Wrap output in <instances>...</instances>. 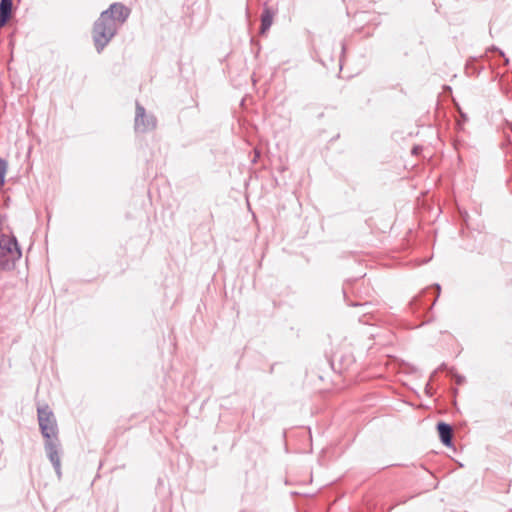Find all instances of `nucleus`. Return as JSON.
<instances>
[{
  "mask_svg": "<svg viewBox=\"0 0 512 512\" xmlns=\"http://www.w3.org/2000/svg\"><path fill=\"white\" fill-rule=\"evenodd\" d=\"M130 9L121 3H113L103 11L93 27V40L100 53L116 35L118 29L126 22Z\"/></svg>",
  "mask_w": 512,
  "mask_h": 512,
  "instance_id": "obj_1",
  "label": "nucleus"
},
{
  "mask_svg": "<svg viewBox=\"0 0 512 512\" xmlns=\"http://www.w3.org/2000/svg\"><path fill=\"white\" fill-rule=\"evenodd\" d=\"M38 422L41 433L46 440L45 450L47 456L56 473L60 476L61 461L59 456L58 428L54 414L47 406L38 408Z\"/></svg>",
  "mask_w": 512,
  "mask_h": 512,
  "instance_id": "obj_2",
  "label": "nucleus"
},
{
  "mask_svg": "<svg viewBox=\"0 0 512 512\" xmlns=\"http://www.w3.org/2000/svg\"><path fill=\"white\" fill-rule=\"evenodd\" d=\"M8 164L5 160L0 159V185H4L5 183V175L7 172Z\"/></svg>",
  "mask_w": 512,
  "mask_h": 512,
  "instance_id": "obj_8",
  "label": "nucleus"
},
{
  "mask_svg": "<svg viewBox=\"0 0 512 512\" xmlns=\"http://www.w3.org/2000/svg\"><path fill=\"white\" fill-rule=\"evenodd\" d=\"M157 124L153 115L146 113L143 106L136 103L134 128L138 133H146L155 129Z\"/></svg>",
  "mask_w": 512,
  "mask_h": 512,
  "instance_id": "obj_4",
  "label": "nucleus"
},
{
  "mask_svg": "<svg viewBox=\"0 0 512 512\" xmlns=\"http://www.w3.org/2000/svg\"><path fill=\"white\" fill-rule=\"evenodd\" d=\"M12 0H1L0 2V27L4 26L11 16Z\"/></svg>",
  "mask_w": 512,
  "mask_h": 512,
  "instance_id": "obj_7",
  "label": "nucleus"
},
{
  "mask_svg": "<svg viewBox=\"0 0 512 512\" xmlns=\"http://www.w3.org/2000/svg\"><path fill=\"white\" fill-rule=\"evenodd\" d=\"M273 18H274V12L266 7L264 8L262 14H261V27H260V32L262 34H264L265 32H267L272 23H273Z\"/></svg>",
  "mask_w": 512,
  "mask_h": 512,
  "instance_id": "obj_6",
  "label": "nucleus"
},
{
  "mask_svg": "<svg viewBox=\"0 0 512 512\" xmlns=\"http://www.w3.org/2000/svg\"><path fill=\"white\" fill-rule=\"evenodd\" d=\"M439 437L445 446H450L452 441V427L444 422L437 425Z\"/></svg>",
  "mask_w": 512,
  "mask_h": 512,
  "instance_id": "obj_5",
  "label": "nucleus"
},
{
  "mask_svg": "<svg viewBox=\"0 0 512 512\" xmlns=\"http://www.w3.org/2000/svg\"><path fill=\"white\" fill-rule=\"evenodd\" d=\"M22 252L15 237L0 235V270H12Z\"/></svg>",
  "mask_w": 512,
  "mask_h": 512,
  "instance_id": "obj_3",
  "label": "nucleus"
}]
</instances>
